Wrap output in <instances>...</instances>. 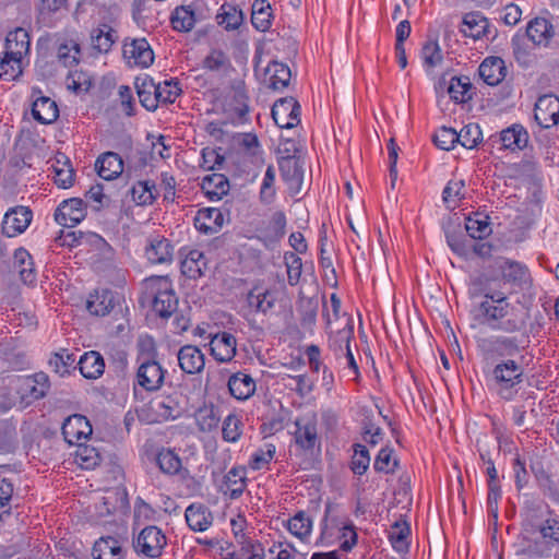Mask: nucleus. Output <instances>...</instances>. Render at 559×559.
I'll return each instance as SVG.
<instances>
[{
	"instance_id": "nucleus-1",
	"label": "nucleus",
	"mask_w": 559,
	"mask_h": 559,
	"mask_svg": "<svg viewBox=\"0 0 559 559\" xmlns=\"http://www.w3.org/2000/svg\"><path fill=\"white\" fill-rule=\"evenodd\" d=\"M423 68L433 81L436 105L444 117L454 114V67L451 52L443 53L438 40L428 37L420 49Z\"/></svg>"
},
{
	"instance_id": "nucleus-2",
	"label": "nucleus",
	"mask_w": 559,
	"mask_h": 559,
	"mask_svg": "<svg viewBox=\"0 0 559 559\" xmlns=\"http://www.w3.org/2000/svg\"><path fill=\"white\" fill-rule=\"evenodd\" d=\"M144 287L153 299V310L160 318H169L177 310L178 298L168 276H151L144 281Z\"/></svg>"
},
{
	"instance_id": "nucleus-3",
	"label": "nucleus",
	"mask_w": 559,
	"mask_h": 559,
	"mask_svg": "<svg viewBox=\"0 0 559 559\" xmlns=\"http://www.w3.org/2000/svg\"><path fill=\"white\" fill-rule=\"evenodd\" d=\"M167 544L166 536L163 531L150 525L144 527L133 540L134 551L145 558H158Z\"/></svg>"
},
{
	"instance_id": "nucleus-4",
	"label": "nucleus",
	"mask_w": 559,
	"mask_h": 559,
	"mask_svg": "<svg viewBox=\"0 0 559 559\" xmlns=\"http://www.w3.org/2000/svg\"><path fill=\"white\" fill-rule=\"evenodd\" d=\"M294 431L295 443L306 453H313L320 450L321 442L318 435V424L316 416L297 418Z\"/></svg>"
},
{
	"instance_id": "nucleus-5",
	"label": "nucleus",
	"mask_w": 559,
	"mask_h": 559,
	"mask_svg": "<svg viewBox=\"0 0 559 559\" xmlns=\"http://www.w3.org/2000/svg\"><path fill=\"white\" fill-rule=\"evenodd\" d=\"M167 371L154 359L142 361L136 370L134 386L139 385L147 392L158 391L165 380Z\"/></svg>"
},
{
	"instance_id": "nucleus-6",
	"label": "nucleus",
	"mask_w": 559,
	"mask_h": 559,
	"mask_svg": "<svg viewBox=\"0 0 559 559\" xmlns=\"http://www.w3.org/2000/svg\"><path fill=\"white\" fill-rule=\"evenodd\" d=\"M508 309L509 304L506 292L489 288L485 293V300L480 305V312L487 324L498 328L497 322L507 316Z\"/></svg>"
},
{
	"instance_id": "nucleus-7",
	"label": "nucleus",
	"mask_w": 559,
	"mask_h": 559,
	"mask_svg": "<svg viewBox=\"0 0 559 559\" xmlns=\"http://www.w3.org/2000/svg\"><path fill=\"white\" fill-rule=\"evenodd\" d=\"M49 388L48 376L45 372H37L33 377L19 380L16 393L21 397V404L29 405L32 402L46 396Z\"/></svg>"
},
{
	"instance_id": "nucleus-8",
	"label": "nucleus",
	"mask_w": 559,
	"mask_h": 559,
	"mask_svg": "<svg viewBox=\"0 0 559 559\" xmlns=\"http://www.w3.org/2000/svg\"><path fill=\"white\" fill-rule=\"evenodd\" d=\"M86 216V204L80 198L62 201L55 212V219L63 227L72 228Z\"/></svg>"
},
{
	"instance_id": "nucleus-9",
	"label": "nucleus",
	"mask_w": 559,
	"mask_h": 559,
	"mask_svg": "<svg viewBox=\"0 0 559 559\" xmlns=\"http://www.w3.org/2000/svg\"><path fill=\"white\" fill-rule=\"evenodd\" d=\"M272 117L280 128L290 129L300 121V105L294 97L281 98L272 107Z\"/></svg>"
},
{
	"instance_id": "nucleus-10",
	"label": "nucleus",
	"mask_w": 559,
	"mask_h": 559,
	"mask_svg": "<svg viewBox=\"0 0 559 559\" xmlns=\"http://www.w3.org/2000/svg\"><path fill=\"white\" fill-rule=\"evenodd\" d=\"M534 118L544 129L556 126L559 122V98L551 94L538 97L534 108Z\"/></svg>"
},
{
	"instance_id": "nucleus-11",
	"label": "nucleus",
	"mask_w": 559,
	"mask_h": 559,
	"mask_svg": "<svg viewBox=\"0 0 559 559\" xmlns=\"http://www.w3.org/2000/svg\"><path fill=\"white\" fill-rule=\"evenodd\" d=\"M33 217L32 211L26 206L11 207L4 214L2 222V233L8 237H14L22 234L31 224Z\"/></svg>"
},
{
	"instance_id": "nucleus-12",
	"label": "nucleus",
	"mask_w": 559,
	"mask_h": 559,
	"mask_svg": "<svg viewBox=\"0 0 559 559\" xmlns=\"http://www.w3.org/2000/svg\"><path fill=\"white\" fill-rule=\"evenodd\" d=\"M93 432L88 419L80 414L72 415L62 425V435L70 444H80Z\"/></svg>"
},
{
	"instance_id": "nucleus-13",
	"label": "nucleus",
	"mask_w": 559,
	"mask_h": 559,
	"mask_svg": "<svg viewBox=\"0 0 559 559\" xmlns=\"http://www.w3.org/2000/svg\"><path fill=\"white\" fill-rule=\"evenodd\" d=\"M480 79L490 86L500 84L508 74L504 60L498 56H488L478 67Z\"/></svg>"
},
{
	"instance_id": "nucleus-14",
	"label": "nucleus",
	"mask_w": 559,
	"mask_h": 559,
	"mask_svg": "<svg viewBox=\"0 0 559 559\" xmlns=\"http://www.w3.org/2000/svg\"><path fill=\"white\" fill-rule=\"evenodd\" d=\"M145 257L152 264H168L174 258V246L163 236H154L147 240Z\"/></svg>"
},
{
	"instance_id": "nucleus-15",
	"label": "nucleus",
	"mask_w": 559,
	"mask_h": 559,
	"mask_svg": "<svg viewBox=\"0 0 559 559\" xmlns=\"http://www.w3.org/2000/svg\"><path fill=\"white\" fill-rule=\"evenodd\" d=\"M123 57L129 63L147 68L154 61V53L145 38L132 39L123 45Z\"/></svg>"
},
{
	"instance_id": "nucleus-16",
	"label": "nucleus",
	"mask_w": 559,
	"mask_h": 559,
	"mask_svg": "<svg viewBox=\"0 0 559 559\" xmlns=\"http://www.w3.org/2000/svg\"><path fill=\"white\" fill-rule=\"evenodd\" d=\"M180 369L187 374H197L204 369V354L198 346L185 345L177 353Z\"/></svg>"
},
{
	"instance_id": "nucleus-17",
	"label": "nucleus",
	"mask_w": 559,
	"mask_h": 559,
	"mask_svg": "<svg viewBox=\"0 0 559 559\" xmlns=\"http://www.w3.org/2000/svg\"><path fill=\"white\" fill-rule=\"evenodd\" d=\"M223 225L224 214L221 210L215 207L201 209L194 217L195 228L205 235L217 233Z\"/></svg>"
},
{
	"instance_id": "nucleus-18",
	"label": "nucleus",
	"mask_w": 559,
	"mask_h": 559,
	"mask_svg": "<svg viewBox=\"0 0 559 559\" xmlns=\"http://www.w3.org/2000/svg\"><path fill=\"white\" fill-rule=\"evenodd\" d=\"M210 346L211 353L217 361L228 362L236 355V337L228 332L215 334Z\"/></svg>"
},
{
	"instance_id": "nucleus-19",
	"label": "nucleus",
	"mask_w": 559,
	"mask_h": 559,
	"mask_svg": "<svg viewBox=\"0 0 559 559\" xmlns=\"http://www.w3.org/2000/svg\"><path fill=\"white\" fill-rule=\"evenodd\" d=\"M115 294L109 289H96L91 293L86 300L87 311L97 317L108 314L115 307Z\"/></svg>"
},
{
	"instance_id": "nucleus-20",
	"label": "nucleus",
	"mask_w": 559,
	"mask_h": 559,
	"mask_svg": "<svg viewBox=\"0 0 559 559\" xmlns=\"http://www.w3.org/2000/svg\"><path fill=\"white\" fill-rule=\"evenodd\" d=\"M278 292L276 289H260L254 287L248 293L247 301L249 307L258 312L267 314L277 301Z\"/></svg>"
},
{
	"instance_id": "nucleus-21",
	"label": "nucleus",
	"mask_w": 559,
	"mask_h": 559,
	"mask_svg": "<svg viewBox=\"0 0 559 559\" xmlns=\"http://www.w3.org/2000/svg\"><path fill=\"white\" fill-rule=\"evenodd\" d=\"M98 175L105 180H112L119 177L123 171V160L118 153H103L96 160Z\"/></svg>"
},
{
	"instance_id": "nucleus-22",
	"label": "nucleus",
	"mask_w": 559,
	"mask_h": 559,
	"mask_svg": "<svg viewBox=\"0 0 559 559\" xmlns=\"http://www.w3.org/2000/svg\"><path fill=\"white\" fill-rule=\"evenodd\" d=\"M135 88L141 105L148 111H154L158 107V85L152 78L145 75L143 78L135 79Z\"/></svg>"
},
{
	"instance_id": "nucleus-23",
	"label": "nucleus",
	"mask_w": 559,
	"mask_h": 559,
	"mask_svg": "<svg viewBox=\"0 0 559 559\" xmlns=\"http://www.w3.org/2000/svg\"><path fill=\"white\" fill-rule=\"evenodd\" d=\"M188 526L195 532L206 531L212 525V513L201 503L190 504L185 512Z\"/></svg>"
},
{
	"instance_id": "nucleus-24",
	"label": "nucleus",
	"mask_w": 559,
	"mask_h": 559,
	"mask_svg": "<svg viewBox=\"0 0 559 559\" xmlns=\"http://www.w3.org/2000/svg\"><path fill=\"white\" fill-rule=\"evenodd\" d=\"M92 556L94 559H123L124 551L116 537L104 536L94 543Z\"/></svg>"
},
{
	"instance_id": "nucleus-25",
	"label": "nucleus",
	"mask_w": 559,
	"mask_h": 559,
	"mask_svg": "<svg viewBox=\"0 0 559 559\" xmlns=\"http://www.w3.org/2000/svg\"><path fill=\"white\" fill-rule=\"evenodd\" d=\"M228 389L231 396L245 401L254 394L255 382L251 376L245 372H236L228 380Z\"/></svg>"
},
{
	"instance_id": "nucleus-26",
	"label": "nucleus",
	"mask_w": 559,
	"mask_h": 559,
	"mask_svg": "<svg viewBox=\"0 0 559 559\" xmlns=\"http://www.w3.org/2000/svg\"><path fill=\"white\" fill-rule=\"evenodd\" d=\"M4 46L9 56H15L22 59L29 51V35L24 28L17 27L8 33Z\"/></svg>"
},
{
	"instance_id": "nucleus-27",
	"label": "nucleus",
	"mask_w": 559,
	"mask_h": 559,
	"mask_svg": "<svg viewBox=\"0 0 559 559\" xmlns=\"http://www.w3.org/2000/svg\"><path fill=\"white\" fill-rule=\"evenodd\" d=\"M198 20L193 3L177 7L170 16L173 28L178 32H190Z\"/></svg>"
},
{
	"instance_id": "nucleus-28",
	"label": "nucleus",
	"mask_w": 559,
	"mask_h": 559,
	"mask_svg": "<svg viewBox=\"0 0 559 559\" xmlns=\"http://www.w3.org/2000/svg\"><path fill=\"white\" fill-rule=\"evenodd\" d=\"M202 191L211 201H218L229 191V181L223 174L207 175L202 179Z\"/></svg>"
},
{
	"instance_id": "nucleus-29",
	"label": "nucleus",
	"mask_w": 559,
	"mask_h": 559,
	"mask_svg": "<svg viewBox=\"0 0 559 559\" xmlns=\"http://www.w3.org/2000/svg\"><path fill=\"white\" fill-rule=\"evenodd\" d=\"M13 266L24 284L32 285L36 282V271L32 255L24 248L14 251Z\"/></svg>"
},
{
	"instance_id": "nucleus-30",
	"label": "nucleus",
	"mask_w": 559,
	"mask_h": 559,
	"mask_svg": "<svg viewBox=\"0 0 559 559\" xmlns=\"http://www.w3.org/2000/svg\"><path fill=\"white\" fill-rule=\"evenodd\" d=\"M246 489V468L233 467L225 476L221 490L229 493L231 499L239 498Z\"/></svg>"
},
{
	"instance_id": "nucleus-31",
	"label": "nucleus",
	"mask_w": 559,
	"mask_h": 559,
	"mask_svg": "<svg viewBox=\"0 0 559 559\" xmlns=\"http://www.w3.org/2000/svg\"><path fill=\"white\" fill-rule=\"evenodd\" d=\"M522 369L514 360L497 365L493 374L496 380L507 390L521 382Z\"/></svg>"
},
{
	"instance_id": "nucleus-32",
	"label": "nucleus",
	"mask_w": 559,
	"mask_h": 559,
	"mask_svg": "<svg viewBox=\"0 0 559 559\" xmlns=\"http://www.w3.org/2000/svg\"><path fill=\"white\" fill-rule=\"evenodd\" d=\"M33 118L43 124H49L57 120L59 110L56 102L46 96H40L33 102Z\"/></svg>"
},
{
	"instance_id": "nucleus-33",
	"label": "nucleus",
	"mask_w": 559,
	"mask_h": 559,
	"mask_svg": "<svg viewBox=\"0 0 559 559\" xmlns=\"http://www.w3.org/2000/svg\"><path fill=\"white\" fill-rule=\"evenodd\" d=\"M78 365L81 374L86 379H97L105 370L104 358L95 350H91L82 355Z\"/></svg>"
},
{
	"instance_id": "nucleus-34",
	"label": "nucleus",
	"mask_w": 559,
	"mask_h": 559,
	"mask_svg": "<svg viewBox=\"0 0 559 559\" xmlns=\"http://www.w3.org/2000/svg\"><path fill=\"white\" fill-rule=\"evenodd\" d=\"M527 39L536 46H547L554 36L552 25L546 19L536 17L526 28Z\"/></svg>"
},
{
	"instance_id": "nucleus-35",
	"label": "nucleus",
	"mask_w": 559,
	"mask_h": 559,
	"mask_svg": "<svg viewBox=\"0 0 559 559\" xmlns=\"http://www.w3.org/2000/svg\"><path fill=\"white\" fill-rule=\"evenodd\" d=\"M488 20L479 13H468L464 16L460 32L464 37L478 39L487 34Z\"/></svg>"
},
{
	"instance_id": "nucleus-36",
	"label": "nucleus",
	"mask_w": 559,
	"mask_h": 559,
	"mask_svg": "<svg viewBox=\"0 0 559 559\" xmlns=\"http://www.w3.org/2000/svg\"><path fill=\"white\" fill-rule=\"evenodd\" d=\"M205 269L206 259L198 249L190 250L181 261V273L192 280L201 277Z\"/></svg>"
},
{
	"instance_id": "nucleus-37",
	"label": "nucleus",
	"mask_w": 559,
	"mask_h": 559,
	"mask_svg": "<svg viewBox=\"0 0 559 559\" xmlns=\"http://www.w3.org/2000/svg\"><path fill=\"white\" fill-rule=\"evenodd\" d=\"M217 23L226 31L237 29L243 22L242 10L234 2H223L216 15Z\"/></svg>"
},
{
	"instance_id": "nucleus-38",
	"label": "nucleus",
	"mask_w": 559,
	"mask_h": 559,
	"mask_svg": "<svg viewBox=\"0 0 559 559\" xmlns=\"http://www.w3.org/2000/svg\"><path fill=\"white\" fill-rule=\"evenodd\" d=\"M500 140L506 148L522 150L527 145L528 133L521 124H512L501 131Z\"/></svg>"
},
{
	"instance_id": "nucleus-39",
	"label": "nucleus",
	"mask_w": 559,
	"mask_h": 559,
	"mask_svg": "<svg viewBox=\"0 0 559 559\" xmlns=\"http://www.w3.org/2000/svg\"><path fill=\"white\" fill-rule=\"evenodd\" d=\"M465 229L473 239H484L491 234V226L488 216L481 213H473L465 216Z\"/></svg>"
},
{
	"instance_id": "nucleus-40",
	"label": "nucleus",
	"mask_w": 559,
	"mask_h": 559,
	"mask_svg": "<svg viewBox=\"0 0 559 559\" xmlns=\"http://www.w3.org/2000/svg\"><path fill=\"white\" fill-rule=\"evenodd\" d=\"M130 192L135 204L141 206L153 204L158 195L156 185L152 180L138 181Z\"/></svg>"
},
{
	"instance_id": "nucleus-41",
	"label": "nucleus",
	"mask_w": 559,
	"mask_h": 559,
	"mask_svg": "<svg viewBox=\"0 0 559 559\" xmlns=\"http://www.w3.org/2000/svg\"><path fill=\"white\" fill-rule=\"evenodd\" d=\"M91 38L94 49L98 52H108L118 36L108 24H102L92 31Z\"/></svg>"
},
{
	"instance_id": "nucleus-42",
	"label": "nucleus",
	"mask_w": 559,
	"mask_h": 559,
	"mask_svg": "<svg viewBox=\"0 0 559 559\" xmlns=\"http://www.w3.org/2000/svg\"><path fill=\"white\" fill-rule=\"evenodd\" d=\"M152 408L162 420L177 419L183 412L180 404L170 395L155 400Z\"/></svg>"
},
{
	"instance_id": "nucleus-43",
	"label": "nucleus",
	"mask_w": 559,
	"mask_h": 559,
	"mask_svg": "<svg viewBox=\"0 0 559 559\" xmlns=\"http://www.w3.org/2000/svg\"><path fill=\"white\" fill-rule=\"evenodd\" d=\"M452 181H448L442 191V203L444 204L447 213L443 214L441 219V227L445 236L448 246L454 250V234L452 230V207L450 205L452 199Z\"/></svg>"
},
{
	"instance_id": "nucleus-44",
	"label": "nucleus",
	"mask_w": 559,
	"mask_h": 559,
	"mask_svg": "<svg viewBox=\"0 0 559 559\" xmlns=\"http://www.w3.org/2000/svg\"><path fill=\"white\" fill-rule=\"evenodd\" d=\"M269 75V87L274 91H280L288 86L290 81V69L281 62L274 61L266 68Z\"/></svg>"
},
{
	"instance_id": "nucleus-45",
	"label": "nucleus",
	"mask_w": 559,
	"mask_h": 559,
	"mask_svg": "<svg viewBox=\"0 0 559 559\" xmlns=\"http://www.w3.org/2000/svg\"><path fill=\"white\" fill-rule=\"evenodd\" d=\"M251 23L260 32L267 31L272 25L273 11L270 2H252Z\"/></svg>"
},
{
	"instance_id": "nucleus-46",
	"label": "nucleus",
	"mask_w": 559,
	"mask_h": 559,
	"mask_svg": "<svg viewBox=\"0 0 559 559\" xmlns=\"http://www.w3.org/2000/svg\"><path fill=\"white\" fill-rule=\"evenodd\" d=\"M287 528L294 536L306 542L312 531V520L304 511H299L288 521Z\"/></svg>"
},
{
	"instance_id": "nucleus-47",
	"label": "nucleus",
	"mask_w": 559,
	"mask_h": 559,
	"mask_svg": "<svg viewBox=\"0 0 559 559\" xmlns=\"http://www.w3.org/2000/svg\"><path fill=\"white\" fill-rule=\"evenodd\" d=\"M409 533L411 528L405 521H397L391 525L389 530V539L395 550L400 552L407 550Z\"/></svg>"
},
{
	"instance_id": "nucleus-48",
	"label": "nucleus",
	"mask_w": 559,
	"mask_h": 559,
	"mask_svg": "<svg viewBox=\"0 0 559 559\" xmlns=\"http://www.w3.org/2000/svg\"><path fill=\"white\" fill-rule=\"evenodd\" d=\"M280 170L285 181L300 183L302 179V169L295 156L283 157L280 160Z\"/></svg>"
},
{
	"instance_id": "nucleus-49",
	"label": "nucleus",
	"mask_w": 559,
	"mask_h": 559,
	"mask_svg": "<svg viewBox=\"0 0 559 559\" xmlns=\"http://www.w3.org/2000/svg\"><path fill=\"white\" fill-rule=\"evenodd\" d=\"M21 74L22 59L15 56H9V53L4 51V56L0 60V79L13 81Z\"/></svg>"
},
{
	"instance_id": "nucleus-50",
	"label": "nucleus",
	"mask_w": 559,
	"mask_h": 559,
	"mask_svg": "<svg viewBox=\"0 0 559 559\" xmlns=\"http://www.w3.org/2000/svg\"><path fill=\"white\" fill-rule=\"evenodd\" d=\"M242 420L235 414H229L223 421L222 437L229 443L237 442L242 435Z\"/></svg>"
},
{
	"instance_id": "nucleus-51",
	"label": "nucleus",
	"mask_w": 559,
	"mask_h": 559,
	"mask_svg": "<svg viewBox=\"0 0 559 559\" xmlns=\"http://www.w3.org/2000/svg\"><path fill=\"white\" fill-rule=\"evenodd\" d=\"M159 469L167 475H176L181 468L180 457L171 450H162L156 456Z\"/></svg>"
},
{
	"instance_id": "nucleus-52",
	"label": "nucleus",
	"mask_w": 559,
	"mask_h": 559,
	"mask_svg": "<svg viewBox=\"0 0 559 559\" xmlns=\"http://www.w3.org/2000/svg\"><path fill=\"white\" fill-rule=\"evenodd\" d=\"M481 139V131L475 123L464 126L460 132H456V144L465 148H474Z\"/></svg>"
},
{
	"instance_id": "nucleus-53",
	"label": "nucleus",
	"mask_w": 559,
	"mask_h": 559,
	"mask_svg": "<svg viewBox=\"0 0 559 559\" xmlns=\"http://www.w3.org/2000/svg\"><path fill=\"white\" fill-rule=\"evenodd\" d=\"M513 56L522 68H530L536 61V56L532 52L531 47L521 39L512 40Z\"/></svg>"
},
{
	"instance_id": "nucleus-54",
	"label": "nucleus",
	"mask_w": 559,
	"mask_h": 559,
	"mask_svg": "<svg viewBox=\"0 0 559 559\" xmlns=\"http://www.w3.org/2000/svg\"><path fill=\"white\" fill-rule=\"evenodd\" d=\"M75 459L80 465L86 469L94 468L102 462V456L98 451L83 443L78 444Z\"/></svg>"
},
{
	"instance_id": "nucleus-55",
	"label": "nucleus",
	"mask_w": 559,
	"mask_h": 559,
	"mask_svg": "<svg viewBox=\"0 0 559 559\" xmlns=\"http://www.w3.org/2000/svg\"><path fill=\"white\" fill-rule=\"evenodd\" d=\"M74 361V355L63 350L62 353H56L50 357L49 366L60 377H64L70 373V369L73 367Z\"/></svg>"
},
{
	"instance_id": "nucleus-56",
	"label": "nucleus",
	"mask_w": 559,
	"mask_h": 559,
	"mask_svg": "<svg viewBox=\"0 0 559 559\" xmlns=\"http://www.w3.org/2000/svg\"><path fill=\"white\" fill-rule=\"evenodd\" d=\"M370 464V456L367 448L362 444L354 445L350 469L356 475H362L367 472Z\"/></svg>"
},
{
	"instance_id": "nucleus-57",
	"label": "nucleus",
	"mask_w": 559,
	"mask_h": 559,
	"mask_svg": "<svg viewBox=\"0 0 559 559\" xmlns=\"http://www.w3.org/2000/svg\"><path fill=\"white\" fill-rule=\"evenodd\" d=\"M432 143L441 151L450 152L454 148V128L442 126L432 134Z\"/></svg>"
},
{
	"instance_id": "nucleus-58",
	"label": "nucleus",
	"mask_w": 559,
	"mask_h": 559,
	"mask_svg": "<svg viewBox=\"0 0 559 559\" xmlns=\"http://www.w3.org/2000/svg\"><path fill=\"white\" fill-rule=\"evenodd\" d=\"M80 52L79 45L75 43L61 44L58 48L57 58L64 67H73L78 64Z\"/></svg>"
},
{
	"instance_id": "nucleus-59",
	"label": "nucleus",
	"mask_w": 559,
	"mask_h": 559,
	"mask_svg": "<svg viewBox=\"0 0 559 559\" xmlns=\"http://www.w3.org/2000/svg\"><path fill=\"white\" fill-rule=\"evenodd\" d=\"M503 278L508 282L521 283L527 277V269L514 261H507L502 267Z\"/></svg>"
},
{
	"instance_id": "nucleus-60",
	"label": "nucleus",
	"mask_w": 559,
	"mask_h": 559,
	"mask_svg": "<svg viewBox=\"0 0 559 559\" xmlns=\"http://www.w3.org/2000/svg\"><path fill=\"white\" fill-rule=\"evenodd\" d=\"M228 66L229 58L219 49H213L203 60V68L210 71H219Z\"/></svg>"
},
{
	"instance_id": "nucleus-61",
	"label": "nucleus",
	"mask_w": 559,
	"mask_h": 559,
	"mask_svg": "<svg viewBox=\"0 0 559 559\" xmlns=\"http://www.w3.org/2000/svg\"><path fill=\"white\" fill-rule=\"evenodd\" d=\"M63 166H67V168L57 167L56 165H52L53 174H55L53 180H55V183L59 188L67 189L73 185L74 170L72 169V167L70 165V160L68 158H66Z\"/></svg>"
},
{
	"instance_id": "nucleus-62",
	"label": "nucleus",
	"mask_w": 559,
	"mask_h": 559,
	"mask_svg": "<svg viewBox=\"0 0 559 559\" xmlns=\"http://www.w3.org/2000/svg\"><path fill=\"white\" fill-rule=\"evenodd\" d=\"M178 82L165 81L164 83H158V92L157 98L158 104H171L175 102L176 97L180 94L181 90L178 86Z\"/></svg>"
},
{
	"instance_id": "nucleus-63",
	"label": "nucleus",
	"mask_w": 559,
	"mask_h": 559,
	"mask_svg": "<svg viewBox=\"0 0 559 559\" xmlns=\"http://www.w3.org/2000/svg\"><path fill=\"white\" fill-rule=\"evenodd\" d=\"M392 452L393 451L389 448H383L379 451L373 463V467L377 472L393 473L395 471L397 461L394 460L393 463H391Z\"/></svg>"
},
{
	"instance_id": "nucleus-64",
	"label": "nucleus",
	"mask_w": 559,
	"mask_h": 559,
	"mask_svg": "<svg viewBox=\"0 0 559 559\" xmlns=\"http://www.w3.org/2000/svg\"><path fill=\"white\" fill-rule=\"evenodd\" d=\"M285 263L287 266V277L290 285H296L301 275V259L295 253L285 254Z\"/></svg>"
}]
</instances>
